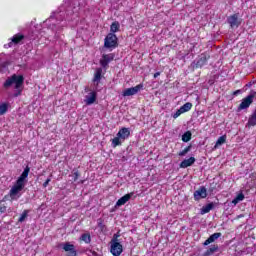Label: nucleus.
Listing matches in <instances>:
<instances>
[{"instance_id":"28","label":"nucleus","mask_w":256,"mask_h":256,"mask_svg":"<svg viewBox=\"0 0 256 256\" xmlns=\"http://www.w3.org/2000/svg\"><path fill=\"white\" fill-rule=\"evenodd\" d=\"M28 214H29V210H24L20 218L18 219L19 223H23V221L27 219Z\"/></svg>"},{"instance_id":"13","label":"nucleus","mask_w":256,"mask_h":256,"mask_svg":"<svg viewBox=\"0 0 256 256\" xmlns=\"http://www.w3.org/2000/svg\"><path fill=\"white\" fill-rule=\"evenodd\" d=\"M221 232H216L212 234L204 243V246L211 245V243H215L219 237H221Z\"/></svg>"},{"instance_id":"30","label":"nucleus","mask_w":256,"mask_h":256,"mask_svg":"<svg viewBox=\"0 0 256 256\" xmlns=\"http://www.w3.org/2000/svg\"><path fill=\"white\" fill-rule=\"evenodd\" d=\"M81 240L84 241V243H91V235L83 234L81 236Z\"/></svg>"},{"instance_id":"21","label":"nucleus","mask_w":256,"mask_h":256,"mask_svg":"<svg viewBox=\"0 0 256 256\" xmlns=\"http://www.w3.org/2000/svg\"><path fill=\"white\" fill-rule=\"evenodd\" d=\"M227 141V136H220L218 140L216 141V144L214 146V149H218V147H221V145H224V143Z\"/></svg>"},{"instance_id":"14","label":"nucleus","mask_w":256,"mask_h":256,"mask_svg":"<svg viewBox=\"0 0 256 256\" xmlns=\"http://www.w3.org/2000/svg\"><path fill=\"white\" fill-rule=\"evenodd\" d=\"M64 251L69 253V256H77V251H75V246L70 243H66L63 246Z\"/></svg>"},{"instance_id":"4","label":"nucleus","mask_w":256,"mask_h":256,"mask_svg":"<svg viewBox=\"0 0 256 256\" xmlns=\"http://www.w3.org/2000/svg\"><path fill=\"white\" fill-rule=\"evenodd\" d=\"M117 45V35L109 33L104 40V47L106 49H115Z\"/></svg>"},{"instance_id":"6","label":"nucleus","mask_w":256,"mask_h":256,"mask_svg":"<svg viewBox=\"0 0 256 256\" xmlns=\"http://www.w3.org/2000/svg\"><path fill=\"white\" fill-rule=\"evenodd\" d=\"M143 89V85L139 84L135 87H131L128 89H125L122 93L123 97H131L133 95H137Z\"/></svg>"},{"instance_id":"37","label":"nucleus","mask_w":256,"mask_h":256,"mask_svg":"<svg viewBox=\"0 0 256 256\" xmlns=\"http://www.w3.org/2000/svg\"><path fill=\"white\" fill-rule=\"evenodd\" d=\"M253 85V83L249 82L248 84H246V87H251Z\"/></svg>"},{"instance_id":"10","label":"nucleus","mask_w":256,"mask_h":256,"mask_svg":"<svg viewBox=\"0 0 256 256\" xmlns=\"http://www.w3.org/2000/svg\"><path fill=\"white\" fill-rule=\"evenodd\" d=\"M97 101V92L92 91L88 95L85 96L84 103L86 105H93Z\"/></svg>"},{"instance_id":"35","label":"nucleus","mask_w":256,"mask_h":256,"mask_svg":"<svg viewBox=\"0 0 256 256\" xmlns=\"http://www.w3.org/2000/svg\"><path fill=\"white\" fill-rule=\"evenodd\" d=\"M159 75H161V72H156V73L154 74V79H157V77H159Z\"/></svg>"},{"instance_id":"1","label":"nucleus","mask_w":256,"mask_h":256,"mask_svg":"<svg viewBox=\"0 0 256 256\" xmlns=\"http://www.w3.org/2000/svg\"><path fill=\"white\" fill-rule=\"evenodd\" d=\"M29 171H31V168L26 166L15 185L10 189L9 195L10 199L13 201H17V199L21 197V191L22 189H25V181L27 180V177H29Z\"/></svg>"},{"instance_id":"16","label":"nucleus","mask_w":256,"mask_h":256,"mask_svg":"<svg viewBox=\"0 0 256 256\" xmlns=\"http://www.w3.org/2000/svg\"><path fill=\"white\" fill-rule=\"evenodd\" d=\"M23 39H25V36L22 34H16L11 38V42L8 43V47H11L13 45V43L15 45H17L18 43H21V41H23Z\"/></svg>"},{"instance_id":"11","label":"nucleus","mask_w":256,"mask_h":256,"mask_svg":"<svg viewBox=\"0 0 256 256\" xmlns=\"http://www.w3.org/2000/svg\"><path fill=\"white\" fill-rule=\"evenodd\" d=\"M129 135H131V131L129 130V128H121L117 133V137H119L122 141H125V139H129Z\"/></svg>"},{"instance_id":"20","label":"nucleus","mask_w":256,"mask_h":256,"mask_svg":"<svg viewBox=\"0 0 256 256\" xmlns=\"http://www.w3.org/2000/svg\"><path fill=\"white\" fill-rule=\"evenodd\" d=\"M217 251H219V246L218 245H212L205 253V256H211L214 255L215 253H217Z\"/></svg>"},{"instance_id":"15","label":"nucleus","mask_w":256,"mask_h":256,"mask_svg":"<svg viewBox=\"0 0 256 256\" xmlns=\"http://www.w3.org/2000/svg\"><path fill=\"white\" fill-rule=\"evenodd\" d=\"M215 205H217V203L211 202V203L203 206L200 210V215H205V214L209 213V211L215 209Z\"/></svg>"},{"instance_id":"34","label":"nucleus","mask_w":256,"mask_h":256,"mask_svg":"<svg viewBox=\"0 0 256 256\" xmlns=\"http://www.w3.org/2000/svg\"><path fill=\"white\" fill-rule=\"evenodd\" d=\"M79 179V171L74 172V181H77Z\"/></svg>"},{"instance_id":"22","label":"nucleus","mask_w":256,"mask_h":256,"mask_svg":"<svg viewBox=\"0 0 256 256\" xmlns=\"http://www.w3.org/2000/svg\"><path fill=\"white\" fill-rule=\"evenodd\" d=\"M120 27H121V25L119 24V22H117V21L113 22L110 26L111 33H113V34L117 33V31H119Z\"/></svg>"},{"instance_id":"2","label":"nucleus","mask_w":256,"mask_h":256,"mask_svg":"<svg viewBox=\"0 0 256 256\" xmlns=\"http://www.w3.org/2000/svg\"><path fill=\"white\" fill-rule=\"evenodd\" d=\"M23 83H25V78L23 75L13 74L4 82V87L7 89L14 85V89L16 90L14 93V97H19L21 93H23Z\"/></svg>"},{"instance_id":"27","label":"nucleus","mask_w":256,"mask_h":256,"mask_svg":"<svg viewBox=\"0 0 256 256\" xmlns=\"http://www.w3.org/2000/svg\"><path fill=\"white\" fill-rule=\"evenodd\" d=\"M7 109H9V106L6 103L1 104L0 115H5V113H7Z\"/></svg>"},{"instance_id":"23","label":"nucleus","mask_w":256,"mask_h":256,"mask_svg":"<svg viewBox=\"0 0 256 256\" xmlns=\"http://www.w3.org/2000/svg\"><path fill=\"white\" fill-rule=\"evenodd\" d=\"M192 108H193V104L190 102H187L183 106L180 107V109L183 111V113H187V111H191Z\"/></svg>"},{"instance_id":"33","label":"nucleus","mask_w":256,"mask_h":256,"mask_svg":"<svg viewBox=\"0 0 256 256\" xmlns=\"http://www.w3.org/2000/svg\"><path fill=\"white\" fill-rule=\"evenodd\" d=\"M49 183H51V178H48L44 183H43V187H47L49 185Z\"/></svg>"},{"instance_id":"26","label":"nucleus","mask_w":256,"mask_h":256,"mask_svg":"<svg viewBox=\"0 0 256 256\" xmlns=\"http://www.w3.org/2000/svg\"><path fill=\"white\" fill-rule=\"evenodd\" d=\"M192 137V134H191V131H187L185 132L183 135H182V141L184 143H189V140L191 139Z\"/></svg>"},{"instance_id":"5","label":"nucleus","mask_w":256,"mask_h":256,"mask_svg":"<svg viewBox=\"0 0 256 256\" xmlns=\"http://www.w3.org/2000/svg\"><path fill=\"white\" fill-rule=\"evenodd\" d=\"M255 96L256 92H252L246 98H244L238 106V111H243V109H249V107L253 103V99H255Z\"/></svg>"},{"instance_id":"7","label":"nucleus","mask_w":256,"mask_h":256,"mask_svg":"<svg viewBox=\"0 0 256 256\" xmlns=\"http://www.w3.org/2000/svg\"><path fill=\"white\" fill-rule=\"evenodd\" d=\"M228 23L231 29H237L241 25V20H239V14H234L228 17Z\"/></svg>"},{"instance_id":"31","label":"nucleus","mask_w":256,"mask_h":256,"mask_svg":"<svg viewBox=\"0 0 256 256\" xmlns=\"http://www.w3.org/2000/svg\"><path fill=\"white\" fill-rule=\"evenodd\" d=\"M183 113H185V112H183V111L181 110V108L178 109V110L176 111V113L173 114V119H177V117H180L181 115H183Z\"/></svg>"},{"instance_id":"24","label":"nucleus","mask_w":256,"mask_h":256,"mask_svg":"<svg viewBox=\"0 0 256 256\" xmlns=\"http://www.w3.org/2000/svg\"><path fill=\"white\" fill-rule=\"evenodd\" d=\"M123 140L119 137L116 136L114 139H112V146L115 147H119V145H122Z\"/></svg>"},{"instance_id":"3","label":"nucleus","mask_w":256,"mask_h":256,"mask_svg":"<svg viewBox=\"0 0 256 256\" xmlns=\"http://www.w3.org/2000/svg\"><path fill=\"white\" fill-rule=\"evenodd\" d=\"M110 253L113 256H120L123 253V245L119 242V234H114L110 241Z\"/></svg>"},{"instance_id":"12","label":"nucleus","mask_w":256,"mask_h":256,"mask_svg":"<svg viewBox=\"0 0 256 256\" xmlns=\"http://www.w3.org/2000/svg\"><path fill=\"white\" fill-rule=\"evenodd\" d=\"M131 197H133V193L130 194H126L124 196H122L117 202L115 207H122V205H125V203H127V201H129V199H131Z\"/></svg>"},{"instance_id":"9","label":"nucleus","mask_w":256,"mask_h":256,"mask_svg":"<svg viewBox=\"0 0 256 256\" xmlns=\"http://www.w3.org/2000/svg\"><path fill=\"white\" fill-rule=\"evenodd\" d=\"M115 59V54L110 53V54H104L102 56V58L100 59V65L102 67H107V65H109V63H111V61H113Z\"/></svg>"},{"instance_id":"19","label":"nucleus","mask_w":256,"mask_h":256,"mask_svg":"<svg viewBox=\"0 0 256 256\" xmlns=\"http://www.w3.org/2000/svg\"><path fill=\"white\" fill-rule=\"evenodd\" d=\"M208 59L209 57L207 55L202 54L196 63V67H203V65H206Z\"/></svg>"},{"instance_id":"17","label":"nucleus","mask_w":256,"mask_h":256,"mask_svg":"<svg viewBox=\"0 0 256 256\" xmlns=\"http://www.w3.org/2000/svg\"><path fill=\"white\" fill-rule=\"evenodd\" d=\"M193 163H195V157H190L188 159L183 160L180 163V168L187 169V167H191V165H193Z\"/></svg>"},{"instance_id":"25","label":"nucleus","mask_w":256,"mask_h":256,"mask_svg":"<svg viewBox=\"0 0 256 256\" xmlns=\"http://www.w3.org/2000/svg\"><path fill=\"white\" fill-rule=\"evenodd\" d=\"M245 199V195L243 193H239L235 199L232 200L233 205H237V203L243 201Z\"/></svg>"},{"instance_id":"36","label":"nucleus","mask_w":256,"mask_h":256,"mask_svg":"<svg viewBox=\"0 0 256 256\" xmlns=\"http://www.w3.org/2000/svg\"><path fill=\"white\" fill-rule=\"evenodd\" d=\"M239 94H241V90H236V91H234V93H233V95H239Z\"/></svg>"},{"instance_id":"29","label":"nucleus","mask_w":256,"mask_h":256,"mask_svg":"<svg viewBox=\"0 0 256 256\" xmlns=\"http://www.w3.org/2000/svg\"><path fill=\"white\" fill-rule=\"evenodd\" d=\"M191 145H189V146H187L184 150H182V151H180L179 153H178V155H179V157H185V155L189 152V151H191Z\"/></svg>"},{"instance_id":"18","label":"nucleus","mask_w":256,"mask_h":256,"mask_svg":"<svg viewBox=\"0 0 256 256\" xmlns=\"http://www.w3.org/2000/svg\"><path fill=\"white\" fill-rule=\"evenodd\" d=\"M103 73L102 68H97L94 74L93 83H96V85H99L101 83V75Z\"/></svg>"},{"instance_id":"8","label":"nucleus","mask_w":256,"mask_h":256,"mask_svg":"<svg viewBox=\"0 0 256 256\" xmlns=\"http://www.w3.org/2000/svg\"><path fill=\"white\" fill-rule=\"evenodd\" d=\"M207 197V188L205 186H201L198 190L194 192L195 201H201V199H205Z\"/></svg>"},{"instance_id":"32","label":"nucleus","mask_w":256,"mask_h":256,"mask_svg":"<svg viewBox=\"0 0 256 256\" xmlns=\"http://www.w3.org/2000/svg\"><path fill=\"white\" fill-rule=\"evenodd\" d=\"M7 211V206L0 205V213H5Z\"/></svg>"}]
</instances>
